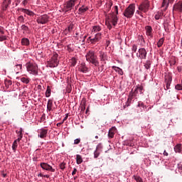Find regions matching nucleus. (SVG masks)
Instances as JSON below:
<instances>
[{
    "mask_svg": "<svg viewBox=\"0 0 182 182\" xmlns=\"http://www.w3.org/2000/svg\"><path fill=\"white\" fill-rule=\"evenodd\" d=\"M26 68L28 72L31 73V75H38V65L36 63H28L26 64Z\"/></svg>",
    "mask_w": 182,
    "mask_h": 182,
    "instance_id": "20e7f679",
    "label": "nucleus"
},
{
    "mask_svg": "<svg viewBox=\"0 0 182 182\" xmlns=\"http://www.w3.org/2000/svg\"><path fill=\"white\" fill-rule=\"evenodd\" d=\"M174 150L176 153H181V144H178L175 147Z\"/></svg>",
    "mask_w": 182,
    "mask_h": 182,
    "instance_id": "a878e982",
    "label": "nucleus"
},
{
    "mask_svg": "<svg viewBox=\"0 0 182 182\" xmlns=\"http://www.w3.org/2000/svg\"><path fill=\"white\" fill-rule=\"evenodd\" d=\"M50 92H51L50 87L48 86L46 92V97H50Z\"/></svg>",
    "mask_w": 182,
    "mask_h": 182,
    "instance_id": "2f4dec72",
    "label": "nucleus"
},
{
    "mask_svg": "<svg viewBox=\"0 0 182 182\" xmlns=\"http://www.w3.org/2000/svg\"><path fill=\"white\" fill-rule=\"evenodd\" d=\"M163 43H164V38H161L157 43V46L158 48H161V46H163Z\"/></svg>",
    "mask_w": 182,
    "mask_h": 182,
    "instance_id": "72a5a7b5",
    "label": "nucleus"
},
{
    "mask_svg": "<svg viewBox=\"0 0 182 182\" xmlns=\"http://www.w3.org/2000/svg\"><path fill=\"white\" fill-rule=\"evenodd\" d=\"M6 85H8V86H11L12 85V81L11 80H7L5 82Z\"/></svg>",
    "mask_w": 182,
    "mask_h": 182,
    "instance_id": "3c124183",
    "label": "nucleus"
},
{
    "mask_svg": "<svg viewBox=\"0 0 182 182\" xmlns=\"http://www.w3.org/2000/svg\"><path fill=\"white\" fill-rule=\"evenodd\" d=\"M18 21H24L23 16H20L18 17Z\"/></svg>",
    "mask_w": 182,
    "mask_h": 182,
    "instance_id": "bf43d9fd",
    "label": "nucleus"
},
{
    "mask_svg": "<svg viewBox=\"0 0 182 182\" xmlns=\"http://www.w3.org/2000/svg\"><path fill=\"white\" fill-rule=\"evenodd\" d=\"M115 133H116V127H112L109 130L108 137H109V139H113V137H114Z\"/></svg>",
    "mask_w": 182,
    "mask_h": 182,
    "instance_id": "4be33fe9",
    "label": "nucleus"
},
{
    "mask_svg": "<svg viewBox=\"0 0 182 182\" xmlns=\"http://www.w3.org/2000/svg\"><path fill=\"white\" fill-rule=\"evenodd\" d=\"M112 68L114 70H115V72H117L119 75H123V70H122L120 68L113 66Z\"/></svg>",
    "mask_w": 182,
    "mask_h": 182,
    "instance_id": "bb28decb",
    "label": "nucleus"
},
{
    "mask_svg": "<svg viewBox=\"0 0 182 182\" xmlns=\"http://www.w3.org/2000/svg\"><path fill=\"white\" fill-rule=\"evenodd\" d=\"M150 8V1L149 0H145L144 2H142L139 6V10L141 11V12H149V9Z\"/></svg>",
    "mask_w": 182,
    "mask_h": 182,
    "instance_id": "423d86ee",
    "label": "nucleus"
},
{
    "mask_svg": "<svg viewBox=\"0 0 182 182\" xmlns=\"http://www.w3.org/2000/svg\"><path fill=\"white\" fill-rule=\"evenodd\" d=\"M145 31L147 36L153 38V28L150 26H146L145 27Z\"/></svg>",
    "mask_w": 182,
    "mask_h": 182,
    "instance_id": "2eb2a0df",
    "label": "nucleus"
},
{
    "mask_svg": "<svg viewBox=\"0 0 182 182\" xmlns=\"http://www.w3.org/2000/svg\"><path fill=\"white\" fill-rule=\"evenodd\" d=\"M16 133L18 136V139H16L18 141H21V140H22V137H23V134H22V129H21L20 131H16Z\"/></svg>",
    "mask_w": 182,
    "mask_h": 182,
    "instance_id": "cd10ccee",
    "label": "nucleus"
},
{
    "mask_svg": "<svg viewBox=\"0 0 182 182\" xmlns=\"http://www.w3.org/2000/svg\"><path fill=\"white\" fill-rule=\"evenodd\" d=\"M136 14H138V15H141V13L140 11H136Z\"/></svg>",
    "mask_w": 182,
    "mask_h": 182,
    "instance_id": "69168bd1",
    "label": "nucleus"
},
{
    "mask_svg": "<svg viewBox=\"0 0 182 182\" xmlns=\"http://www.w3.org/2000/svg\"><path fill=\"white\" fill-rule=\"evenodd\" d=\"M60 168L61 170H65V168H66V163L62 162V163L60 164Z\"/></svg>",
    "mask_w": 182,
    "mask_h": 182,
    "instance_id": "ea45409f",
    "label": "nucleus"
},
{
    "mask_svg": "<svg viewBox=\"0 0 182 182\" xmlns=\"http://www.w3.org/2000/svg\"><path fill=\"white\" fill-rule=\"evenodd\" d=\"M77 171V169H76V168H74L73 172H72V175L75 176V174H76V172Z\"/></svg>",
    "mask_w": 182,
    "mask_h": 182,
    "instance_id": "6e6d98bb",
    "label": "nucleus"
},
{
    "mask_svg": "<svg viewBox=\"0 0 182 182\" xmlns=\"http://www.w3.org/2000/svg\"><path fill=\"white\" fill-rule=\"evenodd\" d=\"M174 0H164L162 3V8H165L164 11L168 8L170 4H173Z\"/></svg>",
    "mask_w": 182,
    "mask_h": 182,
    "instance_id": "f3484780",
    "label": "nucleus"
},
{
    "mask_svg": "<svg viewBox=\"0 0 182 182\" xmlns=\"http://www.w3.org/2000/svg\"><path fill=\"white\" fill-rule=\"evenodd\" d=\"M77 2V0H70L66 3V10L67 11H72V8L73 6Z\"/></svg>",
    "mask_w": 182,
    "mask_h": 182,
    "instance_id": "9d476101",
    "label": "nucleus"
},
{
    "mask_svg": "<svg viewBox=\"0 0 182 182\" xmlns=\"http://www.w3.org/2000/svg\"><path fill=\"white\" fill-rule=\"evenodd\" d=\"M178 168L179 171L182 172V162H180L179 164H178Z\"/></svg>",
    "mask_w": 182,
    "mask_h": 182,
    "instance_id": "49530a36",
    "label": "nucleus"
},
{
    "mask_svg": "<svg viewBox=\"0 0 182 182\" xmlns=\"http://www.w3.org/2000/svg\"><path fill=\"white\" fill-rule=\"evenodd\" d=\"M17 69H22V65L21 64H18V65H16Z\"/></svg>",
    "mask_w": 182,
    "mask_h": 182,
    "instance_id": "13d9d810",
    "label": "nucleus"
},
{
    "mask_svg": "<svg viewBox=\"0 0 182 182\" xmlns=\"http://www.w3.org/2000/svg\"><path fill=\"white\" fill-rule=\"evenodd\" d=\"M100 59L101 62L107 60V54L103 51H100Z\"/></svg>",
    "mask_w": 182,
    "mask_h": 182,
    "instance_id": "6ab92c4d",
    "label": "nucleus"
},
{
    "mask_svg": "<svg viewBox=\"0 0 182 182\" xmlns=\"http://www.w3.org/2000/svg\"><path fill=\"white\" fill-rule=\"evenodd\" d=\"M86 60L90 63H92L95 66H99V60H97V55L95 54V51L90 50L85 55Z\"/></svg>",
    "mask_w": 182,
    "mask_h": 182,
    "instance_id": "f257e3e1",
    "label": "nucleus"
},
{
    "mask_svg": "<svg viewBox=\"0 0 182 182\" xmlns=\"http://www.w3.org/2000/svg\"><path fill=\"white\" fill-rule=\"evenodd\" d=\"M85 109H86V107H85V104H82L81 105V110H85Z\"/></svg>",
    "mask_w": 182,
    "mask_h": 182,
    "instance_id": "680f3d73",
    "label": "nucleus"
},
{
    "mask_svg": "<svg viewBox=\"0 0 182 182\" xmlns=\"http://www.w3.org/2000/svg\"><path fill=\"white\" fill-rule=\"evenodd\" d=\"M18 148V140H15L14 142H13V144H12V149L14 150V151H16V149Z\"/></svg>",
    "mask_w": 182,
    "mask_h": 182,
    "instance_id": "c85d7f7f",
    "label": "nucleus"
},
{
    "mask_svg": "<svg viewBox=\"0 0 182 182\" xmlns=\"http://www.w3.org/2000/svg\"><path fill=\"white\" fill-rule=\"evenodd\" d=\"M160 14H156V15H155V19L156 20V21H159V19H160Z\"/></svg>",
    "mask_w": 182,
    "mask_h": 182,
    "instance_id": "603ef678",
    "label": "nucleus"
},
{
    "mask_svg": "<svg viewBox=\"0 0 182 182\" xmlns=\"http://www.w3.org/2000/svg\"><path fill=\"white\" fill-rule=\"evenodd\" d=\"M101 40H102V33H96L94 38H92V37L88 38V41H90V42L92 43V45H96V43H97V42H100Z\"/></svg>",
    "mask_w": 182,
    "mask_h": 182,
    "instance_id": "0eeeda50",
    "label": "nucleus"
},
{
    "mask_svg": "<svg viewBox=\"0 0 182 182\" xmlns=\"http://www.w3.org/2000/svg\"><path fill=\"white\" fill-rule=\"evenodd\" d=\"M117 21H119V18H117V16L114 15V13L109 14L106 19V23H108V29H112V25L110 23H112L114 26H116L117 25Z\"/></svg>",
    "mask_w": 182,
    "mask_h": 182,
    "instance_id": "f03ea898",
    "label": "nucleus"
},
{
    "mask_svg": "<svg viewBox=\"0 0 182 182\" xmlns=\"http://www.w3.org/2000/svg\"><path fill=\"white\" fill-rule=\"evenodd\" d=\"M103 149V145L102 144H99L97 146V148H96V151H100L101 152L102 151V149Z\"/></svg>",
    "mask_w": 182,
    "mask_h": 182,
    "instance_id": "c9c22d12",
    "label": "nucleus"
},
{
    "mask_svg": "<svg viewBox=\"0 0 182 182\" xmlns=\"http://www.w3.org/2000/svg\"><path fill=\"white\" fill-rule=\"evenodd\" d=\"M58 53H55L51 59L48 61V66L49 68H56L59 65V60H58Z\"/></svg>",
    "mask_w": 182,
    "mask_h": 182,
    "instance_id": "39448f33",
    "label": "nucleus"
},
{
    "mask_svg": "<svg viewBox=\"0 0 182 182\" xmlns=\"http://www.w3.org/2000/svg\"><path fill=\"white\" fill-rule=\"evenodd\" d=\"M9 5H11V0H4L1 4V11L5 12L9 7Z\"/></svg>",
    "mask_w": 182,
    "mask_h": 182,
    "instance_id": "ddd939ff",
    "label": "nucleus"
},
{
    "mask_svg": "<svg viewBox=\"0 0 182 182\" xmlns=\"http://www.w3.org/2000/svg\"><path fill=\"white\" fill-rule=\"evenodd\" d=\"M0 35H5V31H4V27L0 26Z\"/></svg>",
    "mask_w": 182,
    "mask_h": 182,
    "instance_id": "a18cd8bd",
    "label": "nucleus"
},
{
    "mask_svg": "<svg viewBox=\"0 0 182 182\" xmlns=\"http://www.w3.org/2000/svg\"><path fill=\"white\" fill-rule=\"evenodd\" d=\"M112 14H114V15H116V16L119 15V8L117 7V6H115L114 7V12H112Z\"/></svg>",
    "mask_w": 182,
    "mask_h": 182,
    "instance_id": "e433bc0d",
    "label": "nucleus"
},
{
    "mask_svg": "<svg viewBox=\"0 0 182 182\" xmlns=\"http://www.w3.org/2000/svg\"><path fill=\"white\" fill-rule=\"evenodd\" d=\"M136 11V6L134 4H130L124 11L123 15L125 18H133L134 12Z\"/></svg>",
    "mask_w": 182,
    "mask_h": 182,
    "instance_id": "7ed1b4c3",
    "label": "nucleus"
},
{
    "mask_svg": "<svg viewBox=\"0 0 182 182\" xmlns=\"http://www.w3.org/2000/svg\"><path fill=\"white\" fill-rule=\"evenodd\" d=\"M68 32H72V31H73V24L69 25V26L68 27Z\"/></svg>",
    "mask_w": 182,
    "mask_h": 182,
    "instance_id": "c03bdc74",
    "label": "nucleus"
},
{
    "mask_svg": "<svg viewBox=\"0 0 182 182\" xmlns=\"http://www.w3.org/2000/svg\"><path fill=\"white\" fill-rule=\"evenodd\" d=\"M132 50V55H133V53H136V52L137 50V46L133 45Z\"/></svg>",
    "mask_w": 182,
    "mask_h": 182,
    "instance_id": "79ce46f5",
    "label": "nucleus"
},
{
    "mask_svg": "<svg viewBox=\"0 0 182 182\" xmlns=\"http://www.w3.org/2000/svg\"><path fill=\"white\" fill-rule=\"evenodd\" d=\"M137 106L138 107H144V104L143 102H139Z\"/></svg>",
    "mask_w": 182,
    "mask_h": 182,
    "instance_id": "864d4df0",
    "label": "nucleus"
},
{
    "mask_svg": "<svg viewBox=\"0 0 182 182\" xmlns=\"http://www.w3.org/2000/svg\"><path fill=\"white\" fill-rule=\"evenodd\" d=\"M175 89L176 90H182V83L181 84H178L175 86Z\"/></svg>",
    "mask_w": 182,
    "mask_h": 182,
    "instance_id": "a19ab883",
    "label": "nucleus"
},
{
    "mask_svg": "<svg viewBox=\"0 0 182 182\" xmlns=\"http://www.w3.org/2000/svg\"><path fill=\"white\" fill-rule=\"evenodd\" d=\"M52 106H53V103L52 100H49L47 104V109L49 112H50V110H52Z\"/></svg>",
    "mask_w": 182,
    "mask_h": 182,
    "instance_id": "393cba45",
    "label": "nucleus"
},
{
    "mask_svg": "<svg viewBox=\"0 0 182 182\" xmlns=\"http://www.w3.org/2000/svg\"><path fill=\"white\" fill-rule=\"evenodd\" d=\"M29 39L28 38H22L21 39V44L23 46H29Z\"/></svg>",
    "mask_w": 182,
    "mask_h": 182,
    "instance_id": "b1692460",
    "label": "nucleus"
},
{
    "mask_svg": "<svg viewBox=\"0 0 182 182\" xmlns=\"http://www.w3.org/2000/svg\"><path fill=\"white\" fill-rule=\"evenodd\" d=\"M41 167L43 170H46L47 171H51V173H55V168H52V166L47 163H41Z\"/></svg>",
    "mask_w": 182,
    "mask_h": 182,
    "instance_id": "1a4fd4ad",
    "label": "nucleus"
},
{
    "mask_svg": "<svg viewBox=\"0 0 182 182\" xmlns=\"http://www.w3.org/2000/svg\"><path fill=\"white\" fill-rule=\"evenodd\" d=\"M78 70L82 73H87L89 72V68L86 66V63H82L80 65Z\"/></svg>",
    "mask_w": 182,
    "mask_h": 182,
    "instance_id": "9b49d317",
    "label": "nucleus"
},
{
    "mask_svg": "<svg viewBox=\"0 0 182 182\" xmlns=\"http://www.w3.org/2000/svg\"><path fill=\"white\" fill-rule=\"evenodd\" d=\"M80 143V139H76L74 140V144H79Z\"/></svg>",
    "mask_w": 182,
    "mask_h": 182,
    "instance_id": "8fccbe9b",
    "label": "nucleus"
},
{
    "mask_svg": "<svg viewBox=\"0 0 182 182\" xmlns=\"http://www.w3.org/2000/svg\"><path fill=\"white\" fill-rule=\"evenodd\" d=\"M2 176H3L4 178H5V177H6V173H2Z\"/></svg>",
    "mask_w": 182,
    "mask_h": 182,
    "instance_id": "338daca9",
    "label": "nucleus"
},
{
    "mask_svg": "<svg viewBox=\"0 0 182 182\" xmlns=\"http://www.w3.org/2000/svg\"><path fill=\"white\" fill-rule=\"evenodd\" d=\"M77 164H82V160H77Z\"/></svg>",
    "mask_w": 182,
    "mask_h": 182,
    "instance_id": "e2e57ef3",
    "label": "nucleus"
},
{
    "mask_svg": "<svg viewBox=\"0 0 182 182\" xmlns=\"http://www.w3.org/2000/svg\"><path fill=\"white\" fill-rule=\"evenodd\" d=\"M21 12H23V14H26V15H28V16H34L35 13L31 10H28L26 9H21Z\"/></svg>",
    "mask_w": 182,
    "mask_h": 182,
    "instance_id": "aec40b11",
    "label": "nucleus"
},
{
    "mask_svg": "<svg viewBox=\"0 0 182 182\" xmlns=\"http://www.w3.org/2000/svg\"><path fill=\"white\" fill-rule=\"evenodd\" d=\"M38 133V137L41 139H45V137L48 136V129H41Z\"/></svg>",
    "mask_w": 182,
    "mask_h": 182,
    "instance_id": "dca6fc26",
    "label": "nucleus"
},
{
    "mask_svg": "<svg viewBox=\"0 0 182 182\" xmlns=\"http://www.w3.org/2000/svg\"><path fill=\"white\" fill-rule=\"evenodd\" d=\"M164 156H168V153H167V151H164Z\"/></svg>",
    "mask_w": 182,
    "mask_h": 182,
    "instance_id": "0e129e2a",
    "label": "nucleus"
},
{
    "mask_svg": "<svg viewBox=\"0 0 182 182\" xmlns=\"http://www.w3.org/2000/svg\"><path fill=\"white\" fill-rule=\"evenodd\" d=\"M21 29H23V31H28V29H29V28L25 25H22Z\"/></svg>",
    "mask_w": 182,
    "mask_h": 182,
    "instance_id": "de8ad7c7",
    "label": "nucleus"
},
{
    "mask_svg": "<svg viewBox=\"0 0 182 182\" xmlns=\"http://www.w3.org/2000/svg\"><path fill=\"white\" fill-rule=\"evenodd\" d=\"M38 177H46V178H49V175H43L42 173H39Z\"/></svg>",
    "mask_w": 182,
    "mask_h": 182,
    "instance_id": "09e8293b",
    "label": "nucleus"
},
{
    "mask_svg": "<svg viewBox=\"0 0 182 182\" xmlns=\"http://www.w3.org/2000/svg\"><path fill=\"white\" fill-rule=\"evenodd\" d=\"M139 53L140 59H146L147 58V51L145 48H139Z\"/></svg>",
    "mask_w": 182,
    "mask_h": 182,
    "instance_id": "f8f14e48",
    "label": "nucleus"
},
{
    "mask_svg": "<svg viewBox=\"0 0 182 182\" xmlns=\"http://www.w3.org/2000/svg\"><path fill=\"white\" fill-rule=\"evenodd\" d=\"M21 82H23V83H26V85H28V83H29V79L26 78V77H21Z\"/></svg>",
    "mask_w": 182,
    "mask_h": 182,
    "instance_id": "4c0bfd02",
    "label": "nucleus"
},
{
    "mask_svg": "<svg viewBox=\"0 0 182 182\" xmlns=\"http://www.w3.org/2000/svg\"><path fill=\"white\" fill-rule=\"evenodd\" d=\"M23 5L26 6V4H28V0H23L22 2Z\"/></svg>",
    "mask_w": 182,
    "mask_h": 182,
    "instance_id": "052dcab7",
    "label": "nucleus"
},
{
    "mask_svg": "<svg viewBox=\"0 0 182 182\" xmlns=\"http://www.w3.org/2000/svg\"><path fill=\"white\" fill-rule=\"evenodd\" d=\"M171 77H169L167 82H166V89L168 90L170 89V85H171Z\"/></svg>",
    "mask_w": 182,
    "mask_h": 182,
    "instance_id": "f704fd0d",
    "label": "nucleus"
},
{
    "mask_svg": "<svg viewBox=\"0 0 182 182\" xmlns=\"http://www.w3.org/2000/svg\"><path fill=\"white\" fill-rule=\"evenodd\" d=\"M133 178H134L136 182H143V179L139 176L134 175Z\"/></svg>",
    "mask_w": 182,
    "mask_h": 182,
    "instance_id": "7c9ffc66",
    "label": "nucleus"
},
{
    "mask_svg": "<svg viewBox=\"0 0 182 182\" xmlns=\"http://www.w3.org/2000/svg\"><path fill=\"white\" fill-rule=\"evenodd\" d=\"M67 50H68V52H73V50L72 49V48H70V46H67Z\"/></svg>",
    "mask_w": 182,
    "mask_h": 182,
    "instance_id": "5fc2aeb1",
    "label": "nucleus"
},
{
    "mask_svg": "<svg viewBox=\"0 0 182 182\" xmlns=\"http://www.w3.org/2000/svg\"><path fill=\"white\" fill-rule=\"evenodd\" d=\"M173 11H178V12H182V1H178L173 6Z\"/></svg>",
    "mask_w": 182,
    "mask_h": 182,
    "instance_id": "a211bd4d",
    "label": "nucleus"
},
{
    "mask_svg": "<svg viewBox=\"0 0 182 182\" xmlns=\"http://www.w3.org/2000/svg\"><path fill=\"white\" fill-rule=\"evenodd\" d=\"M135 90H136V92H137V93H139H139L141 94V95H142V93H143V86H136V89H135Z\"/></svg>",
    "mask_w": 182,
    "mask_h": 182,
    "instance_id": "473e14b6",
    "label": "nucleus"
},
{
    "mask_svg": "<svg viewBox=\"0 0 182 182\" xmlns=\"http://www.w3.org/2000/svg\"><path fill=\"white\" fill-rule=\"evenodd\" d=\"M87 11H89V8L87 6H82V7L78 9V14L83 15Z\"/></svg>",
    "mask_w": 182,
    "mask_h": 182,
    "instance_id": "412c9836",
    "label": "nucleus"
},
{
    "mask_svg": "<svg viewBox=\"0 0 182 182\" xmlns=\"http://www.w3.org/2000/svg\"><path fill=\"white\" fill-rule=\"evenodd\" d=\"M151 67V61L150 60H146V63L144 64V68L145 69H150V68Z\"/></svg>",
    "mask_w": 182,
    "mask_h": 182,
    "instance_id": "c756f323",
    "label": "nucleus"
},
{
    "mask_svg": "<svg viewBox=\"0 0 182 182\" xmlns=\"http://www.w3.org/2000/svg\"><path fill=\"white\" fill-rule=\"evenodd\" d=\"M137 97V90H134V91L133 92V90H132L129 95V97L127 100V102H132V100H133V99H134V97Z\"/></svg>",
    "mask_w": 182,
    "mask_h": 182,
    "instance_id": "4468645a",
    "label": "nucleus"
},
{
    "mask_svg": "<svg viewBox=\"0 0 182 182\" xmlns=\"http://www.w3.org/2000/svg\"><path fill=\"white\" fill-rule=\"evenodd\" d=\"M100 154V151H95L94 152V157H95V159H97L99 157Z\"/></svg>",
    "mask_w": 182,
    "mask_h": 182,
    "instance_id": "37998d69",
    "label": "nucleus"
},
{
    "mask_svg": "<svg viewBox=\"0 0 182 182\" xmlns=\"http://www.w3.org/2000/svg\"><path fill=\"white\" fill-rule=\"evenodd\" d=\"M6 36H4V34H0V42H4V41H6Z\"/></svg>",
    "mask_w": 182,
    "mask_h": 182,
    "instance_id": "58836bf2",
    "label": "nucleus"
},
{
    "mask_svg": "<svg viewBox=\"0 0 182 182\" xmlns=\"http://www.w3.org/2000/svg\"><path fill=\"white\" fill-rule=\"evenodd\" d=\"M76 160H82V156L77 154L76 156Z\"/></svg>",
    "mask_w": 182,
    "mask_h": 182,
    "instance_id": "4d7b16f0",
    "label": "nucleus"
},
{
    "mask_svg": "<svg viewBox=\"0 0 182 182\" xmlns=\"http://www.w3.org/2000/svg\"><path fill=\"white\" fill-rule=\"evenodd\" d=\"M159 14V17L161 18V16H163V13H158Z\"/></svg>",
    "mask_w": 182,
    "mask_h": 182,
    "instance_id": "774afa93",
    "label": "nucleus"
},
{
    "mask_svg": "<svg viewBox=\"0 0 182 182\" xmlns=\"http://www.w3.org/2000/svg\"><path fill=\"white\" fill-rule=\"evenodd\" d=\"M36 22L41 23V25H45L49 22V16H48L46 14L40 16L37 18Z\"/></svg>",
    "mask_w": 182,
    "mask_h": 182,
    "instance_id": "6e6552de",
    "label": "nucleus"
},
{
    "mask_svg": "<svg viewBox=\"0 0 182 182\" xmlns=\"http://www.w3.org/2000/svg\"><path fill=\"white\" fill-rule=\"evenodd\" d=\"M100 31H102L100 26H95L92 27V33L94 32V33H97V32H100Z\"/></svg>",
    "mask_w": 182,
    "mask_h": 182,
    "instance_id": "5701e85b",
    "label": "nucleus"
}]
</instances>
